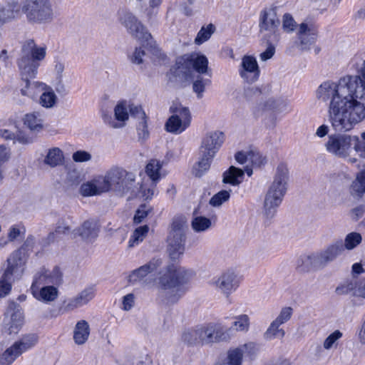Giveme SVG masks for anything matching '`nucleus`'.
Returning <instances> with one entry per match:
<instances>
[{"label": "nucleus", "instance_id": "nucleus-1", "mask_svg": "<svg viewBox=\"0 0 365 365\" xmlns=\"http://www.w3.org/2000/svg\"><path fill=\"white\" fill-rule=\"evenodd\" d=\"M360 76H346L337 82L325 81L317 90V98L329 101L328 115L333 129L348 132L365 120V60Z\"/></svg>", "mask_w": 365, "mask_h": 365}, {"label": "nucleus", "instance_id": "nucleus-2", "mask_svg": "<svg viewBox=\"0 0 365 365\" xmlns=\"http://www.w3.org/2000/svg\"><path fill=\"white\" fill-rule=\"evenodd\" d=\"M192 276V270L174 264L168 265L158 277V297L161 302L166 305L176 303L185 292L182 285Z\"/></svg>", "mask_w": 365, "mask_h": 365}, {"label": "nucleus", "instance_id": "nucleus-3", "mask_svg": "<svg viewBox=\"0 0 365 365\" xmlns=\"http://www.w3.org/2000/svg\"><path fill=\"white\" fill-rule=\"evenodd\" d=\"M289 175L287 165L280 163L276 168L273 181L264 195L262 216L267 222H270L276 215L277 209L285 196Z\"/></svg>", "mask_w": 365, "mask_h": 365}, {"label": "nucleus", "instance_id": "nucleus-4", "mask_svg": "<svg viewBox=\"0 0 365 365\" xmlns=\"http://www.w3.org/2000/svg\"><path fill=\"white\" fill-rule=\"evenodd\" d=\"M46 55V47L37 46L33 39L25 41L21 46V56L17 61L21 77L34 78L40 62L45 58Z\"/></svg>", "mask_w": 365, "mask_h": 365}, {"label": "nucleus", "instance_id": "nucleus-5", "mask_svg": "<svg viewBox=\"0 0 365 365\" xmlns=\"http://www.w3.org/2000/svg\"><path fill=\"white\" fill-rule=\"evenodd\" d=\"M22 11L29 23L50 24L57 16L56 0H25Z\"/></svg>", "mask_w": 365, "mask_h": 365}, {"label": "nucleus", "instance_id": "nucleus-6", "mask_svg": "<svg viewBox=\"0 0 365 365\" xmlns=\"http://www.w3.org/2000/svg\"><path fill=\"white\" fill-rule=\"evenodd\" d=\"M110 191L120 195L130 193L132 196L137 195L135 175L121 167L114 166L106 171Z\"/></svg>", "mask_w": 365, "mask_h": 365}, {"label": "nucleus", "instance_id": "nucleus-7", "mask_svg": "<svg viewBox=\"0 0 365 365\" xmlns=\"http://www.w3.org/2000/svg\"><path fill=\"white\" fill-rule=\"evenodd\" d=\"M278 7L269 6L262 9L259 16V32L266 41H278L281 21Z\"/></svg>", "mask_w": 365, "mask_h": 365}, {"label": "nucleus", "instance_id": "nucleus-8", "mask_svg": "<svg viewBox=\"0 0 365 365\" xmlns=\"http://www.w3.org/2000/svg\"><path fill=\"white\" fill-rule=\"evenodd\" d=\"M208 60L204 55L192 53L179 58L176 62V74L187 79L193 71L200 75L208 74Z\"/></svg>", "mask_w": 365, "mask_h": 365}, {"label": "nucleus", "instance_id": "nucleus-9", "mask_svg": "<svg viewBox=\"0 0 365 365\" xmlns=\"http://www.w3.org/2000/svg\"><path fill=\"white\" fill-rule=\"evenodd\" d=\"M186 221L181 217L175 218L168 237V252L173 260L181 256L185 251V232Z\"/></svg>", "mask_w": 365, "mask_h": 365}, {"label": "nucleus", "instance_id": "nucleus-10", "mask_svg": "<svg viewBox=\"0 0 365 365\" xmlns=\"http://www.w3.org/2000/svg\"><path fill=\"white\" fill-rule=\"evenodd\" d=\"M8 267L0 279V297L6 296L11 289L13 277H19L23 272L25 259L21 250L14 252L8 259Z\"/></svg>", "mask_w": 365, "mask_h": 365}, {"label": "nucleus", "instance_id": "nucleus-11", "mask_svg": "<svg viewBox=\"0 0 365 365\" xmlns=\"http://www.w3.org/2000/svg\"><path fill=\"white\" fill-rule=\"evenodd\" d=\"M171 116L167 120L165 130L173 134H180L190 127L192 120L188 108L179 103H173L170 107Z\"/></svg>", "mask_w": 365, "mask_h": 365}, {"label": "nucleus", "instance_id": "nucleus-12", "mask_svg": "<svg viewBox=\"0 0 365 365\" xmlns=\"http://www.w3.org/2000/svg\"><path fill=\"white\" fill-rule=\"evenodd\" d=\"M240 283L237 272L232 269H227L214 277L210 281V285L220 294L225 297L235 292Z\"/></svg>", "mask_w": 365, "mask_h": 365}, {"label": "nucleus", "instance_id": "nucleus-13", "mask_svg": "<svg viewBox=\"0 0 365 365\" xmlns=\"http://www.w3.org/2000/svg\"><path fill=\"white\" fill-rule=\"evenodd\" d=\"M38 336L35 334H28L22 336L12 346L6 349L0 359L3 364H11L24 352L33 348L38 342Z\"/></svg>", "mask_w": 365, "mask_h": 365}, {"label": "nucleus", "instance_id": "nucleus-14", "mask_svg": "<svg viewBox=\"0 0 365 365\" xmlns=\"http://www.w3.org/2000/svg\"><path fill=\"white\" fill-rule=\"evenodd\" d=\"M119 21L133 38L148 41L150 37L146 28L133 13L127 11H122L120 14Z\"/></svg>", "mask_w": 365, "mask_h": 365}, {"label": "nucleus", "instance_id": "nucleus-15", "mask_svg": "<svg viewBox=\"0 0 365 365\" xmlns=\"http://www.w3.org/2000/svg\"><path fill=\"white\" fill-rule=\"evenodd\" d=\"M351 135H331L325 143V147L329 153L338 158H345L351 152Z\"/></svg>", "mask_w": 365, "mask_h": 365}, {"label": "nucleus", "instance_id": "nucleus-16", "mask_svg": "<svg viewBox=\"0 0 365 365\" xmlns=\"http://www.w3.org/2000/svg\"><path fill=\"white\" fill-rule=\"evenodd\" d=\"M336 292L339 295L351 294L356 298L353 300L354 305H361L362 300L365 299V277L357 281L346 282L336 289Z\"/></svg>", "mask_w": 365, "mask_h": 365}, {"label": "nucleus", "instance_id": "nucleus-17", "mask_svg": "<svg viewBox=\"0 0 365 365\" xmlns=\"http://www.w3.org/2000/svg\"><path fill=\"white\" fill-rule=\"evenodd\" d=\"M240 77L247 83H252L259 77L260 69L254 56H244L239 67Z\"/></svg>", "mask_w": 365, "mask_h": 365}, {"label": "nucleus", "instance_id": "nucleus-18", "mask_svg": "<svg viewBox=\"0 0 365 365\" xmlns=\"http://www.w3.org/2000/svg\"><path fill=\"white\" fill-rule=\"evenodd\" d=\"M61 282V273L58 267H54L52 271L41 268L34 275L31 287V291L39 289L41 285L58 284Z\"/></svg>", "mask_w": 365, "mask_h": 365}, {"label": "nucleus", "instance_id": "nucleus-19", "mask_svg": "<svg viewBox=\"0 0 365 365\" xmlns=\"http://www.w3.org/2000/svg\"><path fill=\"white\" fill-rule=\"evenodd\" d=\"M224 140L225 135L222 132L212 131L207 133L202 141L200 152L215 158Z\"/></svg>", "mask_w": 365, "mask_h": 365}, {"label": "nucleus", "instance_id": "nucleus-20", "mask_svg": "<svg viewBox=\"0 0 365 365\" xmlns=\"http://www.w3.org/2000/svg\"><path fill=\"white\" fill-rule=\"evenodd\" d=\"M342 253V240H336L316 252L321 269L334 262Z\"/></svg>", "mask_w": 365, "mask_h": 365}, {"label": "nucleus", "instance_id": "nucleus-21", "mask_svg": "<svg viewBox=\"0 0 365 365\" xmlns=\"http://www.w3.org/2000/svg\"><path fill=\"white\" fill-rule=\"evenodd\" d=\"M101 225L97 220H85L78 227L73 230L81 239L88 242H93L99 235Z\"/></svg>", "mask_w": 365, "mask_h": 365}, {"label": "nucleus", "instance_id": "nucleus-22", "mask_svg": "<svg viewBox=\"0 0 365 365\" xmlns=\"http://www.w3.org/2000/svg\"><path fill=\"white\" fill-rule=\"evenodd\" d=\"M115 118L110 115L103 114V119L105 123L113 128H120L125 125V122L128 120L129 113L125 102L118 103L114 108Z\"/></svg>", "mask_w": 365, "mask_h": 365}, {"label": "nucleus", "instance_id": "nucleus-23", "mask_svg": "<svg viewBox=\"0 0 365 365\" xmlns=\"http://www.w3.org/2000/svg\"><path fill=\"white\" fill-rule=\"evenodd\" d=\"M96 290L93 287L85 288L76 296L64 302L63 309L70 312L87 304L95 297Z\"/></svg>", "mask_w": 365, "mask_h": 365}, {"label": "nucleus", "instance_id": "nucleus-24", "mask_svg": "<svg viewBox=\"0 0 365 365\" xmlns=\"http://www.w3.org/2000/svg\"><path fill=\"white\" fill-rule=\"evenodd\" d=\"M297 34L302 48L308 49L317 41L318 31L313 24L302 23L299 26Z\"/></svg>", "mask_w": 365, "mask_h": 365}, {"label": "nucleus", "instance_id": "nucleus-25", "mask_svg": "<svg viewBox=\"0 0 365 365\" xmlns=\"http://www.w3.org/2000/svg\"><path fill=\"white\" fill-rule=\"evenodd\" d=\"M162 265V260L159 258H153L145 264L134 269L128 276V281L135 284L143 280L150 273L156 271Z\"/></svg>", "mask_w": 365, "mask_h": 365}, {"label": "nucleus", "instance_id": "nucleus-26", "mask_svg": "<svg viewBox=\"0 0 365 365\" xmlns=\"http://www.w3.org/2000/svg\"><path fill=\"white\" fill-rule=\"evenodd\" d=\"M7 314H10V318L6 322L9 334H16L24 324V315L19 305L14 302H9Z\"/></svg>", "mask_w": 365, "mask_h": 365}, {"label": "nucleus", "instance_id": "nucleus-27", "mask_svg": "<svg viewBox=\"0 0 365 365\" xmlns=\"http://www.w3.org/2000/svg\"><path fill=\"white\" fill-rule=\"evenodd\" d=\"M20 12L18 0H8L4 6H0V26L15 19Z\"/></svg>", "mask_w": 365, "mask_h": 365}, {"label": "nucleus", "instance_id": "nucleus-28", "mask_svg": "<svg viewBox=\"0 0 365 365\" xmlns=\"http://www.w3.org/2000/svg\"><path fill=\"white\" fill-rule=\"evenodd\" d=\"M22 120L24 125L32 133H38L44 128L43 115L37 111L26 113Z\"/></svg>", "mask_w": 365, "mask_h": 365}, {"label": "nucleus", "instance_id": "nucleus-29", "mask_svg": "<svg viewBox=\"0 0 365 365\" xmlns=\"http://www.w3.org/2000/svg\"><path fill=\"white\" fill-rule=\"evenodd\" d=\"M31 292L37 300L44 303L53 302L58 296V290L53 285L43 286Z\"/></svg>", "mask_w": 365, "mask_h": 365}, {"label": "nucleus", "instance_id": "nucleus-30", "mask_svg": "<svg viewBox=\"0 0 365 365\" xmlns=\"http://www.w3.org/2000/svg\"><path fill=\"white\" fill-rule=\"evenodd\" d=\"M263 110H272L277 113H289L291 111L289 102L282 98H270L262 104Z\"/></svg>", "mask_w": 365, "mask_h": 365}, {"label": "nucleus", "instance_id": "nucleus-31", "mask_svg": "<svg viewBox=\"0 0 365 365\" xmlns=\"http://www.w3.org/2000/svg\"><path fill=\"white\" fill-rule=\"evenodd\" d=\"M297 269L299 272L321 269L316 252L301 257L298 260Z\"/></svg>", "mask_w": 365, "mask_h": 365}, {"label": "nucleus", "instance_id": "nucleus-32", "mask_svg": "<svg viewBox=\"0 0 365 365\" xmlns=\"http://www.w3.org/2000/svg\"><path fill=\"white\" fill-rule=\"evenodd\" d=\"M297 269L299 272L321 269L316 252L301 257L298 260Z\"/></svg>", "mask_w": 365, "mask_h": 365}, {"label": "nucleus", "instance_id": "nucleus-33", "mask_svg": "<svg viewBox=\"0 0 365 365\" xmlns=\"http://www.w3.org/2000/svg\"><path fill=\"white\" fill-rule=\"evenodd\" d=\"M244 170L235 166H230L222 174V182L233 186L239 185L243 180Z\"/></svg>", "mask_w": 365, "mask_h": 365}, {"label": "nucleus", "instance_id": "nucleus-34", "mask_svg": "<svg viewBox=\"0 0 365 365\" xmlns=\"http://www.w3.org/2000/svg\"><path fill=\"white\" fill-rule=\"evenodd\" d=\"M90 335V327L86 320L78 322L73 331V340L78 345L86 342Z\"/></svg>", "mask_w": 365, "mask_h": 365}, {"label": "nucleus", "instance_id": "nucleus-35", "mask_svg": "<svg viewBox=\"0 0 365 365\" xmlns=\"http://www.w3.org/2000/svg\"><path fill=\"white\" fill-rule=\"evenodd\" d=\"M21 78L26 83L25 86L21 89V93L23 96L36 99L38 95L41 93V91L46 88V84L43 83L38 81L30 82V78H24L22 77Z\"/></svg>", "mask_w": 365, "mask_h": 365}, {"label": "nucleus", "instance_id": "nucleus-36", "mask_svg": "<svg viewBox=\"0 0 365 365\" xmlns=\"http://www.w3.org/2000/svg\"><path fill=\"white\" fill-rule=\"evenodd\" d=\"M64 161L63 152L57 147L49 148L43 159V163L51 168H56L63 164Z\"/></svg>", "mask_w": 365, "mask_h": 365}, {"label": "nucleus", "instance_id": "nucleus-37", "mask_svg": "<svg viewBox=\"0 0 365 365\" xmlns=\"http://www.w3.org/2000/svg\"><path fill=\"white\" fill-rule=\"evenodd\" d=\"M200 155L198 162L195 163L192 168V173L195 177L203 175L210 169L214 158V157L209 156L202 152H200Z\"/></svg>", "mask_w": 365, "mask_h": 365}, {"label": "nucleus", "instance_id": "nucleus-38", "mask_svg": "<svg viewBox=\"0 0 365 365\" xmlns=\"http://www.w3.org/2000/svg\"><path fill=\"white\" fill-rule=\"evenodd\" d=\"M57 101V96L54 91L46 85V88L41 91L38 99V103L46 108H53Z\"/></svg>", "mask_w": 365, "mask_h": 365}, {"label": "nucleus", "instance_id": "nucleus-39", "mask_svg": "<svg viewBox=\"0 0 365 365\" xmlns=\"http://www.w3.org/2000/svg\"><path fill=\"white\" fill-rule=\"evenodd\" d=\"M250 328V318L243 314L233 317L231 329L237 332L247 333Z\"/></svg>", "mask_w": 365, "mask_h": 365}, {"label": "nucleus", "instance_id": "nucleus-40", "mask_svg": "<svg viewBox=\"0 0 365 365\" xmlns=\"http://www.w3.org/2000/svg\"><path fill=\"white\" fill-rule=\"evenodd\" d=\"M162 164L159 160L153 159L147 164L145 173L150 181L158 182L161 178Z\"/></svg>", "mask_w": 365, "mask_h": 365}, {"label": "nucleus", "instance_id": "nucleus-41", "mask_svg": "<svg viewBox=\"0 0 365 365\" xmlns=\"http://www.w3.org/2000/svg\"><path fill=\"white\" fill-rule=\"evenodd\" d=\"M362 242V236L356 232H351L347 234L342 241V252L346 250H353Z\"/></svg>", "mask_w": 365, "mask_h": 365}, {"label": "nucleus", "instance_id": "nucleus-42", "mask_svg": "<svg viewBox=\"0 0 365 365\" xmlns=\"http://www.w3.org/2000/svg\"><path fill=\"white\" fill-rule=\"evenodd\" d=\"M0 135L6 140H16L22 144H29L33 142L31 138L29 137L21 131L14 133L6 129H1Z\"/></svg>", "mask_w": 365, "mask_h": 365}, {"label": "nucleus", "instance_id": "nucleus-43", "mask_svg": "<svg viewBox=\"0 0 365 365\" xmlns=\"http://www.w3.org/2000/svg\"><path fill=\"white\" fill-rule=\"evenodd\" d=\"M149 230V227L148 225H143L137 227L133 235L130 236V238L128 241V247L133 248L137 245H138L144 238L146 237Z\"/></svg>", "mask_w": 365, "mask_h": 365}, {"label": "nucleus", "instance_id": "nucleus-44", "mask_svg": "<svg viewBox=\"0 0 365 365\" xmlns=\"http://www.w3.org/2000/svg\"><path fill=\"white\" fill-rule=\"evenodd\" d=\"M200 345L212 344L214 336H212V327L210 324L197 327Z\"/></svg>", "mask_w": 365, "mask_h": 365}, {"label": "nucleus", "instance_id": "nucleus-45", "mask_svg": "<svg viewBox=\"0 0 365 365\" xmlns=\"http://www.w3.org/2000/svg\"><path fill=\"white\" fill-rule=\"evenodd\" d=\"M211 84V81L209 78H205L201 76H197L192 82V91L196 94L198 99H201L205 91L207 86Z\"/></svg>", "mask_w": 365, "mask_h": 365}, {"label": "nucleus", "instance_id": "nucleus-46", "mask_svg": "<svg viewBox=\"0 0 365 365\" xmlns=\"http://www.w3.org/2000/svg\"><path fill=\"white\" fill-rule=\"evenodd\" d=\"M281 325L273 321L264 334V338L266 340H272L275 338H283L285 332L283 329H280Z\"/></svg>", "mask_w": 365, "mask_h": 365}, {"label": "nucleus", "instance_id": "nucleus-47", "mask_svg": "<svg viewBox=\"0 0 365 365\" xmlns=\"http://www.w3.org/2000/svg\"><path fill=\"white\" fill-rule=\"evenodd\" d=\"M210 327L213 331H212L214 336L213 342H219L225 341L229 339L226 327L220 323H210Z\"/></svg>", "mask_w": 365, "mask_h": 365}, {"label": "nucleus", "instance_id": "nucleus-48", "mask_svg": "<svg viewBox=\"0 0 365 365\" xmlns=\"http://www.w3.org/2000/svg\"><path fill=\"white\" fill-rule=\"evenodd\" d=\"M215 27L212 24H210L206 26H202L197 33L195 39V43L197 45H200L207 41L215 32Z\"/></svg>", "mask_w": 365, "mask_h": 365}, {"label": "nucleus", "instance_id": "nucleus-49", "mask_svg": "<svg viewBox=\"0 0 365 365\" xmlns=\"http://www.w3.org/2000/svg\"><path fill=\"white\" fill-rule=\"evenodd\" d=\"M93 180L100 195L110 192L106 172L93 177Z\"/></svg>", "mask_w": 365, "mask_h": 365}, {"label": "nucleus", "instance_id": "nucleus-50", "mask_svg": "<svg viewBox=\"0 0 365 365\" xmlns=\"http://www.w3.org/2000/svg\"><path fill=\"white\" fill-rule=\"evenodd\" d=\"M365 192V179L358 176L356 179L352 182L350 187V193L355 197H361Z\"/></svg>", "mask_w": 365, "mask_h": 365}, {"label": "nucleus", "instance_id": "nucleus-51", "mask_svg": "<svg viewBox=\"0 0 365 365\" xmlns=\"http://www.w3.org/2000/svg\"><path fill=\"white\" fill-rule=\"evenodd\" d=\"M158 182L150 181V182H145L143 185H140V190L138 189L137 193L140 191L142 194V197L145 200H149L153 197V196L156 192V185ZM137 188H138L136 186Z\"/></svg>", "mask_w": 365, "mask_h": 365}, {"label": "nucleus", "instance_id": "nucleus-52", "mask_svg": "<svg viewBox=\"0 0 365 365\" xmlns=\"http://www.w3.org/2000/svg\"><path fill=\"white\" fill-rule=\"evenodd\" d=\"M26 229L21 224L11 225L8 230V240L13 242L24 237Z\"/></svg>", "mask_w": 365, "mask_h": 365}, {"label": "nucleus", "instance_id": "nucleus-53", "mask_svg": "<svg viewBox=\"0 0 365 365\" xmlns=\"http://www.w3.org/2000/svg\"><path fill=\"white\" fill-rule=\"evenodd\" d=\"M79 192L83 197L100 195L93 178L81 185Z\"/></svg>", "mask_w": 365, "mask_h": 365}, {"label": "nucleus", "instance_id": "nucleus-54", "mask_svg": "<svg viewBox=\"0 0 365 365\" xmlns=\"http://www.w3.org/2000/svg\"><path fill=\"white\" fill-rule=\"evenodd\" d=\"M192 227L195 232H204L211 227V221L205 217H196L192 222Z\"/></svg>", "mask_w": 365, "mask_h": 365}, {"label": "nucleus", "instance_id": "nucleus-55", "mask_svg": "<svg viewBox=\"0 0 365 365\" xmlns=\"http://www.w3.org/2000/svg\"><path fill=\"white\" fill-rule=\"evenodd\" d=\"M343 334L339 330H335L329 334L323 342V347L326 350H329L336 347L337 341L342 337Z\"/></svg>", "mask_w": 365, "mask_h": 365}, {"label": "nucleus", "instance_id": "nucleus-56", "mask_svg": "<svg viewBox=\"0 0 365 365\" xmlns=\"http://www.w3.org/2000/svg\"><path fill=\"white\" fill-rule=\"evenodd\" d=\"M231 190H221L214 195L210 200V204L213 207H219L225 202H227L230 197Z\"/></svg>", "mask_w": 365, "mask_h": 365}, {"label": "nucleus", "instance_id": "nucleus-57", "mask_svg": "<svg viewBox=\"0 0 365 365\" xmlns=\"http://www.w3.org/2000/svg\"><path fill=\"white\" fill-rule=\"evenodd\" d=\"M197 327L182 333V340L188 345H200Z\"/></svg>", "mask_w": 365, "mask_h": 365}, {"label": "nucleus", "instance_id": "nucleus-58", "mask_svg": "<svg viewBox=\"0 0 365 365\" xmlns=\"http://www.w3.org/2000/svg\"><path fill=\"white\" fill-rule=\"evenodd\" d=\"M351 148L353 145L356 153H358L361 158H365V140L362 138L360 140L357 135H351Z\"/></svg>", "mask_w": 365, "mask_h": 365}, {"label": "nucleus", "instance_id": "nucleus-59", "mask_svg": "<svg viewBox=\"0 0 365 365\" xmlns=\"http://www.w3.org/2000/svg\"><path fill=\"white\" fill-rule=\"evenodd\" d=\"M282 22V29L286 33H292L297 26L293 16L289 13H286L283 15Z\"/></svg>", "mask_w": 365, "mask_h": 365}, {"label": "nucleus", "instance_id": "nucleus-60", "mask_svg": "<svg viewBox=\"0 0 365 365\" xmlns=\"http://www.w3.org/2000/svg\"><path fill=\"white\" fill-rule=\"evenodd\" d=\"M292 314H293V309L290 307H283L279 315L277 317V318L274 320V322H276L277 323H278L279 324L282 325L284 323H286L287 322H288L292 316Z\"/></svg>", "mask_w": 365, "mask_h": 365}, {"label": "nucleus", "instance_id": "nucleus-61", "mask_svg": "<svg viewBox=\"0 0 365 365\" xmlns=\"http://www.w3.org/2000/svg\"><path fill=\"white\" fill-rule=\"evenodd\" d=\"M151 211V208L146 205H142L136 210L133 217L134 223L139 224L148 216V213Z\"/></svg>", "mask_w": 365, "mask_h": 365}, {"label": "nucleus", "instance_id": "nucleus-62", "mask_svg": "<svg viewBox=\"0 0 365 365\" xmlns=\"http://www.w3.org/2000/svg\"><path fill=\"white\" fill-rule=\"evenodd\" d=\"M92 158L91 154L86 150H77L72 155V159L76 163H84L90 161Z\"/></svg>", "mask_w": 365, "mask_h": 365}, {"label": "nucleus", "instance_id": "nucleus-63", "mask_svg": "<svg viewBox=\"0 0 365 365\" xmlns=\"http://www.w3.org/2000/svg\"><path fill=\"white\" fill-rule=\"evenodd\" d=\"M265 158L262 155L255 151L249 152L248 163H250L252 165L260 166L264 164Z\"/></svg>", "mask_w": 365, "mask_h": 365}, {"label": "nucleus", "instance_id": "nucleus-64", "mask_svg": "<svg viewBox=\"0 0 365 365\" xmlns=\"http://www.w3.org/2000/svg\"><path fill=\"white\" fill-rule=\"evenodd\" d=\"M145 54V51L141 47L135 48L133 53L129 56V58L133 63L140 64L143 63V57Z\"/></svg>", "mask_w": 365, "mask_h": 365}]
</instances>
